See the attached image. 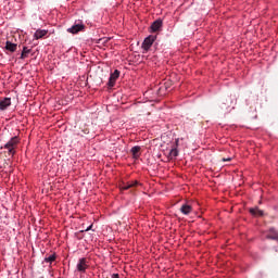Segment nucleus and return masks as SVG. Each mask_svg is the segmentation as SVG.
<instances>
[{
	"label": "nucleus",
	"mask_w": 278,
	"mask_h": 278,
	"mask_svg": "<svg viewBox=\"0 0 278 278\" xmlns=\"http://www.w3.org/2000/svg\"><path fill=\"white\" fill-rule=\"evenodd\" d=\"M17 45L16 43H12V41H5V47H4V49L7 50V51H10L11 53H14L15 51H16V49H17Z\"/></svg>",
	"instance_id": "obj_14"
},
{
	"label": "nucleus",
	"mask_w": 278,
	"mask_h": 278,
	"mask_svg": "<svg viewBox=\"0 0 278 278\" xmlns=\"http://www.w3.org/2000/svg\"><path fill=\"white\" fill-rule=\"evenodd\" d=\"M181 214L185 216H188L189 214H192V206L190 204H182L180 207Z\"/></svg>",
	"instance_id": "obj_13"
},
{
	"label": "nucleus",
	"mask_w": 278,
	"mask_h": 278,
	"mask_svg": "<svg viewBox=\"0 0 278 278\" xmlns=\"http://www.w3.org/2000/svg\"><path fill=\"white\" fill-rule=\"evenodd\" d=\"M250 214H252V216H264V211L256 206L254 208H250Z\"/></svg>",
	"instance_id": "obj_17"
},
{
	"label": "nucleus",
	"mask_w": 278,
	"mask_h": 278,
	"mask_svg": "<svg viewBox=\"0 0 278 278\" xmlns=\"http://www.w3.org/2000/svg\"><path fill=\"white\" fill-rule=\"evenodd\" d=\"M136 186H142L138 180H131L129 182H123L122 190H129V188H136Z\"/></svg>",
	"instance_id": "obj_9"
},
{
	"label": "nucleus",
	"mask_w": 278,
	"mask_h": 278,
	"mask_svg": "<svg viewBox=\"0 0 278 278\" xmlns=\"http://www.w3.org/2000/svg\"><path fill=\"white\" fill-rule=\"evenodd\" d=\"M90 268V265H88V258L81 257L78 260V263L76 265L77 273H80V275H86V270Z\"/></svg>",
	"instance_id": "obj_3"
},
{
	"label": "nucleus",
	"mask_w": 278,
	"mask_h": 278,
	"mask_svg": "<svg viewBox=\"0 0 278 278\" xmlns=\"http://www.w3.org/2000/svg\"><path fill=\"white\" fill-rule=\"evenodd\" d=\"M20 143L21 138H18V136H14L4 146H2L1 149H7L9 155L14 157V155H16V147H18Z\"/></svg>",
	"instance_id": "obj_1"
},
{
	"label": "nucleus",
	"mask_w": 278,
	"mask_h": 278,
	"mask_svg": "<svg viewBox=\"0 0 278 278\" xmlns=\"http://www.w3.org/2000/svg\"><path fill=\"white\" fill-rule=\"evenodd\" d=\"M119 77H121V71L115 70L113 73H111L106 86H109V88H114V86H116V79H118Z\"/></svg>",
	"instance_id": "obj_5"
},
{
	"label": "nucleus",
	"mask_w": 278,
	"mask_h": 278,
	"mask_svg": "<svg viewBox=\"0 0 278 278\" xmlns=\"http://www.w3.org/2000/svg\"><path fill=\"white\" fill-rule=\"evenodd\" d=\"M223 162H231V157L223 159Z\"/></svg>",
	"instance_id": "obj_20"
},
{
	"label": "nucleus",
	"mask_w": 278,
	"mask_h": 278,
	"mask_svg": "<svg viewBox=\"0 0 278 278\" xmlns=\"http://www.w3.org/2000/svg\"><path fill=\"white\" fill-rule=\"evenodd\" d=\"M140 146H134L130 149V153L132 155V160H138L140 157Z\"/></svg>",
	"instance_id": "obj_12"
},
{
	"label": "nucleus",
	"mask_w": 278,
	"mask_h": 278,
	"mask_svg": "<svg viewBox=\"0 0 278 278\" xmlns=\"http://www.w3.org/2000/svg\"><path fill=\"white\" fill-rule=\"evenodd\" d=\"M92 227H93V225L91 224L90 226H88V227L85 229V231H91Z\"/></svg>",
	"instance_id": "obj_18"
},
{
	"label": "nucleus",
	"mask_w": 278,
	"mask_h": 278,
	"mask_svg": "<svg viewBox=\"0 0 278 278\" xmlns=\"http://www.w3.org/2000/svg\"><path fill=\"white\" fill-rule=\"evenodd\" d=\"M112 278H121V276L118 274H113Z\"/></svg>",
	"instance_id": "obj_19"
},
{
	"label": "nucleus",
	"mask_w": 278,
	"mask_h": 278,
	"mask_svg": "<svg viewBox=\"0 0 278 278\" xmlns=\"http://www.w3.org/2000/svg\"><path fill=\"white\" fill-rule=\"evenodd\" d=\"M55 260H58V254L53 253V254H51V255H49V256H46V257L43 258V262H45L46 264H50V268H51V264H53V262H55Z\"/></svg>",
	"instance_id": "obj_15"
},
{
	"label": "nucleus",
	"mask_w": 278,
	"mask_h": 278,
	"mask_svg": "<svg viewBox=\"0 0 278 278\" xmlns=\"http://www.w3.org/2000/svg\"><path fill=\"white\" fill-rule=\"evenodd\" d=\"M10 105H12V98H3L2 100H0V111L1 112H5V110H8V108H10Z\"/></svg>",
	"instance_id": "obj_8"
},
{
	"label": "nucleus",
	"mask_w": 278,
	"mask_h": 278,
	"mask_svg": "<svg viewBox=\"0 0 278 278\" xmlns=\"http://www.w3.org/2000/svg\"><path fill=\"white\" fill-rule=\"evenodd\" d=\"M179 155V139H175L174 144L169 151L168 157L169 160H175Z\"/></svg>",
	"instance_id": "obj_6"
},
{
	"label": "nucleus",
	"mask_w": 278,
	"mask_h": 278,
	"mask_svg": "<svg viewBox=\"0 0 278 278\" xmlns=\"http://www.w3.org/2000/svg\"><path fill=\"white\" fill-rule=\"evenodd\" d=\"M29 53H31V49L27 48V46H24L20 59L25 60Z\"/></svg>",
	"instance_id": "obj_16"
},
{
	"label": "nucleus",
	"mask_w": 278,
	"mask_h": 278,
	"mask_svg": "<svg viewBox=\"0 0 278 278\" xmlns=\"http://www.w3.org/2000/svg\"><path fill=\"white\" fill-rule=\"evenodd\" d=\"M155 40H157V36L155 35H150L144 38L141 45V49H143L144 53H147L151 49V47H153V42H155Z\"/></svg>",
	"instance_id": "obj_2"
},
{
	"label": "nucleus",
	"mask_w": 278,
	"mask_h": 278,
	"mask_svg": "<svg viewBox=\"0 0 278 278\" xmlns=\"http://www.w3.org/2000/svg\"><path fill=\"white\" fill-rule=\"evenodd\" d=\"M163 25H164V22L162 21V18L155 20L150 26V34H155V31H160Z\"/></svg>",
	"instance_id": "obj_7"
},
{
	"label": "nucleus",
	"mask_w": 278,
	"mask_h": 278,
	"mask_svg": "<svg viewBox=\"0 0 278 278\" xmlns=\"http://www.w3.org/2000/svg\"><path fill=\"white\" fill-rule=\"evenodd\" d=\"M49 34V30L47 29H37L35 33H34V40H40L42 38H45V36H47Z\"/></svg>",
	"instance_id": "obj_10"
},
{
	"label": "nucleus",
	"mask_w": 278,
	"mask_h": 278,
	"mask_svg": "<svg viewBox=\"0 0 278 278\" xmlns=\"http://www.w3.org/2000/svg\"><path fill=\"white\" fill-rule=\"evenodd\" d=\"M267 240H275L278 242V230L275 228H269V233L266 236Z\"/></svg>",
	"instance_id": "obj_11"
},
{
	"label": "nucleus",
	"mask_w": 278,
	"mask_h": 278,
	"mask_svg": "<svg viewBox=\"0 0 278 278\" xmlns=\"http://www.w3.org/2000/svg\"><path fill=\"white\" fill-rule=\"evenodd\" d=\"M86 29V25H84L83 21H77L75 24L67 28L68 34H79V31H84Z\"/></svg>",
	"instance_id": "obj_4"
}]
</instances>
